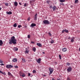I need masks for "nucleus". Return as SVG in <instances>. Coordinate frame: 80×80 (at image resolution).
Instances as JSON below:
<instances>
[{"label": "nucleus", "instance_id": "f257e3e1", "mask_svg": "<svg viewBox=\"0 0 80 80\" xmlns=\"http://www.w3.org/2000/svg\"><path fill=\"white\" fill-rule=\"evenodd\" d=\"M9 44L11 45H15L17 44V40L15 39V38L14 36H13L11 37V39L9 40Z\"/></svg>", "mask_w": 80, "mask_h": 80}, {"label": "nucleus", "instance_id": "f03ea898", "mask_svg": "<svg viewBox=\"0 0 80 80\" xmlns=\"http://www.w3.org/2000/svg\"><path fill=\"white\" fill-rule=\"evenodd\" d=\"M42 23H43L44 24H47V25H48L50 23V22H49L48 20H44L42 21Z\"/></svg>", "mask_w": 80, "mask_h": 80}, {"label": "nucleus", "instance_id": "7ed1b4c3", "mask_svg": "<svg viewBox=\"0 0 80 80\" xmlns=\"http://www.w3.org/2000/svg\"><path fill=\"white\" fill-rule=\"evenodd\" d=\"M72 68L69 67L68 68V69H67V71L68 72H71L72 71Z\"/></svg>", "mask_w": 80, "mask_h": 80}, {"label": "nucleus", "instance_id": "20e7f679", "mask_svg": "<svg viewBox=\"0 0 80 80\" xmlns=\"http://www.w3.org/2000/svg\"><path fill=\"white\" fill-rule=\"evenodd\" d=\"M7 68H13V66L11 65H7L6 66Z\"/></svg>", "mask_w": 80, "mask_h": 80}, {"label": "nucleus", "instance_id": "39448f33", "mask_svg": "<svg viewBox=\"0 0 80 80\" xmlns=\"http://www.w3.org/2000/svg\"><path fill=\"white\" fill-rule=\"evenodd\" d=\"M30 52L29 50V47H28L27 48H26V51H25V53H28V52Z\"/></svg>", "mask_w": 80, "mask_h": 80}, {"label": "nucleus", "instance_id": "423d86ee", "mask_svg": "<svg viewBox=\"0 0 80 80\" xmlns=\"http://www.w3.org/2000/svg\"><path fill=\"white\" fill-rule=\"evenodd\" d=\"M64 32H66V33H68V30H67L66 29L62 30V33H64Z\"/></svg>", "mask_w": 80, "mask_h": 80}, {"label": "nucleus", "instance_id": "0eeeda50", "mask_svg": "<svg viewBox=\"0 0 80 80\" xmlns=\"http://www.w3.org/2000/svg\"><path fill=\"white\" fill-rule=\"evenodd\" d=\"M35 26H36V24L35 23H32L31 24L30 27H35Z\"/></svg>", "mask_w": 80, "mask_h": 80}, {"label": "nucleus", "instance_id": "6e6552de", "mask_svg": "<svg viewBox=\"0 0 80 80\" xmlns=\"http://www.w3.org/2000/svg\"><path fill=\"white\" fill-rule=\"evenodd\" d=\"M34 20H37V13L35 14L34 16Z\"/></svg>", "mask_w": 80, "mask_h": 80}, {"label": "nucleus", "instance_id": "1a4fd4ad", "mask_svg": "<svg viewBox=\"0 0 80 80\" xmlns=\"http://www.w3.org/2000/svg\"><path fill=\"white\" fill-rule=\"evenodd\" d=\"M37 62L38 63H40V62H41V58H39L38 60H36Z\"/></svg>", "mask_w": 80, "mask_h": 80}, {"label": "nucleus", "instance_id": "9d476101", "mask_svg": "<svg viewBox=\"0 0 80 80\" xmlns=\"http://www.w3.org/2000/svg\"><path fill=\"white\" fill-rule=\"evenodd\" d=\"M49 70L50 72L52 73V72H53V69L49 68Z\"/></svg>", "mask_w": 80, "mask_h": 80}, {"label": "nucleus", "instance_id": "9b49d317", "mask_svg": "<svg viewBox=\"0 0 80 80\" xmlns=\"http://www.w3.org/2000/svg\"><path fill=\"white\" fill-rule=\"evenodd\" d=\"M6 13L8 15H11V14H12V12L11 11H9V12H7Z\"/></svg>", "mask_w": 80, "mask_h": 80}, {"label": "nucleus", "instance_id": "f8f14e48", "mask_svg": "<svg viewBox=\"0 0 80 80\" xmlns=\"http://www.w3.org/2000/svg\"><path fill=\"white\" fill-rule=\"evenodd\" d=\"M12 61L13 62H17V59L16 58H14L13 59Z\"/></svg>", "mask_w": 80, "mask_h": 80}, {"label": "nucleus", "instance_id": "ddd939ff", "mask_svg": "<svg viewBox=\"0 0 80 80\" xmlns=\"http://www.w3.org/2000/svg\"><path fill=\"white\" fill-rule=\"evenodd\" d=\"M0 73H1L2 74V75H6V73L5 72H3L2 71H0Z\"/></svg>", "mask_w": 80, "mask_h": 80}, {"label": "nucleus", "instance_id": "4468645a", "mask_svg": "<svg viewBox=\"0 0 80 80\" xmlns=\"http://www.w3.org/2000/svg\"><path fill=\"white\" fill-rule=\"evenodd\" d=\"M67 50V49L66 48H64L62 49V51L63 52H66Z\"/></svg>", "mask_w": 80, "mask_h": 80}, {"label": "nucleus", "instance_id": "2eb2a0df", "mask_svg": "<svg viewBox=\"0 0 80 80\" xmlns=\"http://www.w3.org/2000/svg\"><path fill=\"white\" fill-rule=\"evenodd\" d=\"M37 45H38V46L39 47H42V44H40V43H37Z\"/></svg>", "mask_w": 80, "mask_h": 80}, {"label": "nucleus", "instance_id": "dca6fc26", "mask_svg": "<svg viewBox=\"0 0 80 80\" xmlns=\"http://www.w3.org/2000/svg\"><path fill=\"white\" fill-rule=\"evenodd\" d=\"M8 76H13V75H12V74L11 73H10V72H8Z\"/></svg>", "mask_w": 80, "mask_h": 80}, {"label": "nucleus", "instance_id": "f3484780", "mask_svg": "<svg viewBox=\"0 0 80 80\" xmlns=\"http://www.w3.org/2000/svg\"><path fill=\"white\" fill-rule=\"evenodd\" d=\"M3 44V41L2 40H0V46H2Z\"/></svg>", "mask_w": 80, "mask_h": 80}, {"label": "nucleus", "instance_id": "a211bd4d", "mask_svg": "<svg viewBox=\"0 0 80 80\" xmlns=\"http://www.w3.org/2000/svg\"><path fill=\"white\" fill-rule=\"evenodd\" d=\"M20 77H26V75L25 74V73H22V75H20Z\"/></svg>", "mask_w": 80, "mask_h": 80}, {"label": "nucleus", "instance_id": "6ab92c4d", "mask_svg": "<svg viewBox=\"0 0 80 80\" xmlns=\"http://www.w3.org/2000/svg\"><path fill=\"white\" fill-rule=\"evenodd\" d=\"M32 50L33 52H36V48H35V47H33L32 48Z\"/></svg>", "mask_w": 80, "mask_h": 80}, {"label": "nucleus", "instance_id": "aec40b11", "mask_svg": "<svg viewBox=\"0 0 80 80\" xmlns=\"http://www.w3.org/2000/svg\"><path fill=\"white\" fill-rule=\"evenodd\" d=\"M52 9L53 11H55L56 10V6H54L52 8Z\"/></svg>", "mask_w": 80, "mask_h": 80}, {"label": "nucleus", "instance_id": "412c9836", "mask_svg": "<svg viewBox=\"0 0 80 80\" xmlns=\"http://www.w3.org/2000/svg\"><path fill=\"white\" fill-rule=\"evenodd\" d=\"M13 50L14 51H18V48L17 47H15L13 48Z\"/></svg>", "mask_w": 80, "mask_h": 80}, {"label": "nucleus", "instance_id": "4be33fe9", "mask_svg": "<svg viewBox=\"0 0 80 80\" xmlns=\"http://www.w3.org/2000/svg\"><path fill=\"white\" fill-rule=\"evenodd\" d=\"M14 5L15 6H17L18 5V3L17 2H14Z\"/></svg>", "mask_w": 80, "mask_h": 80}, {"label": "nucleus", "instance_id": "5701e85b", "mask_svg": "<svg viewBox=\"0 0 80 80\" xmlns=\"http://www.w3.org/2000/svg\"><path fill=\"white\" fill-rule=\"evenodd\" d=\"M13 26L14 27H17V23H15L14 24Z\"/></svg>", "mask_w": 80, "mask_h": 80}, {"label": "nucleus", "instance_id": "b1692460", "mask_svg": "<svg viewBox=\"0 0 80 80\" xmlns=\"http://www.w3.org/2000/svg\"><path fill=\"white\" fill-rule=\"evenodd\" d=\"M60 2L63 3V2H65V0H60Z\"/></svg>", "mask_w": 80, "mask_h": 80}, {"label": "nucleus", "instance_id": "393cba45", "mask_svg": "<svg viewBox=\"0 0 80 80\" xmlns=\"http://www.w3.org/2000/svg\"><path fill=\"white\" fill-rule=\"evenodd\" d=\"M78 0H76L75 1V3H78Z\"/></svg>", "mask_w": 80, "mask_h": 80}, {"label": "nucleus", "instance_id": "a878e982", "mask_svg": "<svg viewBox=\"0 0 80 80\" xmlns=\"http://www.w3.org/2000/svg\"><path fill=\"white\" fill-rule=\"evenodd\" d=\"M23 25H27V23H25V22H23Z\"/></svg>", "mask_w": 80, "mask_h": 80}, {"label": "nucleus", "instance_id": "bb28decb", "mask_svg": "<svg viewBox=\"0 0 80 80\" xmlns=\"http://www.w3.org/2000/svg\"><path fill=\"white\" fill-rule=\"evenodd\" d=\"M71 42H74V40H73V39L72 38L71 40Z\"/></svg>", "mask_w": 80, "mask_h": 80}, {"label": "nucleus", "instance_id": "cd10ccee", "mask_svg": "<svg viewBox=\"0 0 80 80\" xmlns=\"http://www.w3.org/2000/svg\"><path fill=\"white\" fill-rule=\"evenodd\" d=\"M33 2H34V1H30V3H33Z\"/></svg>", "mask_w": 80, "mask_h": 80}, {"label": "nucleus", "instance_id": "c85d7f7f", "mask_svg": "<svg viewBox=\"0 0 80 80\" xmlns=\"http://www.w3.org/2000/svg\"><path fill=\"white\" fill-rule=\"evenodd\" d=\"M28 75L29 77H30V76H31V74L30 73H28Z\"/></svg>", "mask_w": 80, "mask_h": 80}, {"label": "nucleus", "instance_id": "c756f323", "mask_svg": "<svg viewBox=\"0 0 80 80\" xmlns=\"http://www.w3.org/2000/svg\"><path fill=\"white\" fill-rule=\"evenodd\" d=\"M66 64H67V65H68V66H69L70 65V63L69 62H67L66 63Z\"/></svg>", "mask_w": 80, "mask_h": 80}, {"label": "nucleus", "instance_id": "7c9ffc66", "mask_svg": "<svg viewBox=\"0 0 80 80\" xmlns=\"http://www.w3.org/2000/svg\"><path fill=\"white\" fill-rule=\"evenodd\" d=\"M19 74H20V75H22V74H23V73H22V72H19Z\"/></svg>", "mask_w": 80, "mask_h": 80}, {"label": "nucleus", "instance_id": "2f4dec72", "mask_svg": "<svg viewBox=\"0 0 80 80\" xmlns=\"http://www.w3.org/2000/svg\"><path fill=\"white\" fill-rule=\"evenodd\" d=\"M59 58L60 60H61L62 59V58H61V55H59Z\"/></svg>", "mask_w": 80, "mask_h": 80}, {"label": "nucleus", "instance_id": "473e14b6", "mask_svg": "<svg viewBox=\"0 0 80 80\" xmlns=\"http://www.w3.org/2000/svg\"><path fill=\"white\" fill-rule=\"evenodd\" d=\"M32 72L33 73H35L37 72L35 70H33L32 71Z\"/></svg>", "mask_w": 80, "mask_h": 80}, {"label": "nucleus", "instance_id": "72a5a7b5", "mask_svg": "<svg viewBox=\"0 0 80 80\" xmlns=\"http://www.w3.org/2000/svg\"><path fill=\"white\" fill-rule=\"evenodd\" d=\"M5 5L6 6H8V3H5Z\"/></svg>", "mask_w": 80, "mask_h": 80}, {"label": "nucleus", "instance_id": "f704fd0d", "mask_svg": "<svg viewBox=\"0 0 80 80\" xmlns=\"http://www.w3.org/2000/svg\"><path fill=\"white\" fill-rule=\"evenodd\" d=\"M28 38H30V35H28Z\"/></svg>", "mask_w": 80, "mask_h": 80}, {"label": "nucleus", "instance_id": "c9c22d12", "mask_svg": "<svg viewBox=\"0 0 80 80\" xmlns=\"http://www.w3.org/2000/svg\"><path fill=\"white\" fill-rule=\"evenodd\" d=\"M54 43V41L53 40H52L51 42V43Z\"/></svg>", "mask_w": 80, "mask_h": 80}, {"label": "nucleus", "instance_id": "e433bc0d", "mask_svg": "<svg viewBox=\"0 0 80 80\" xmlns=\"http://www.w3.org/2000/svg\"><path fill=\"white\" fill-rule=\"evenodd\" d=\"M28 21H29L30 20V17H28Z\"/></svg>", "mask_w": 80, "mask_h": 80}, {"label": "nucleus", "instance_id": "4c0bfd02", "mask_svg": "<svg viewBox=\"0 0 80 80\" xmlns=\"http://www.w3.org/2000/svg\"><path fill=\"white\" fill-rule=\"evenodd\" d=\"M25 59L24 58H23V59H22V61H23V62H25Z\"/></svg>", "mask_w": 80, "mask_h": 80}, {"label": "nucleus", "instance_id": "58836bf2", "mask_svg": "<svg viewBox=\"0 0 80 80\" xmlns=\"http://www.w3.org/2000/svg\"><path fill=\"white\" fill-rule=\"evenodd\" d=\"M0 63H3V61H2L1 59L0 60Z\"/></svg>", "mask_w": 80, "mask_h": 80}, {"label": "nucleus", "instance_id": "ea45409f", "mask_svg": "<svg viewBox=\"0 0 80 80\" xmlns=\"http://www.w3.org/2000/svg\"><path fill=\"white\" fill-rule=\"evenodd\" d=\"M48 34L49 35V36H52V34H51V33H50V32H49Z\"/></svg>", "mask_w": 80, "mask_h": 80}, {"label": "nucleus", "instance_id": "a19ab883", "mask_svg": "<svg viewBox=\"0 0 80 80\" xmlns=\"http://www.w3.org/2000/svg\"><path fill=\"white\" fill-rule=\"evenodd\" d=\"M0 65H1V66H2V65L4 66L5 65V64H4L3 63H2L0 64Z\"/></svg>", "mask_w": 80, "mask_h": 80}, {"label": "nucleus", "instance_id": "79ce46f5", "mask_svg": "<svg viewBox=\"0 0 80 80\" xmlns=\"http://www.w3.org/2000/svg\"><path fill=\"white\" fill-rule=\"evenodd\" d=\"M21 26V25H19L18 26V28H20V27H21V26Z\"/></svg>", "mask_w": 80, "mask_h": 80}, {"label": "nucleus", "instance_id": "37998d69", "mask_svg": "<svg viewBox=\"0 0 80 80\" xmlns=\"http://www.w3.org/2000/svg\"><path fill=\"white\" fill-rule=\"evenodd\" d=\"M14 67L16 68H18V66H15Z\"/></svg>", "mask_w": 80, "mask_h": 80}, {"label": "nucleus", "instance_id": "c03bdc74", "mask_svg": "<svg viewBox=\"0 0 80 80\" xmlns=\"http://www.w3.org/2000/svg\"><path fill=\"white\" fill-rule=\"evenodd\" d=\"M47 3H50V1H47Z\"/></svg>", "mask_w": 80, "mask_h": 80}, {"label": "nucleus", "instance_id": "a18cd8bd", "mask_svg": "<svg viewBox=\"0 0 80 80\" xmlns=\"http://www.w3.org/2000/svg\"><path fill=\"white\" fill-rule=\"evenodd\" d=\"M31 43H33V44L35 43V42H33V41H32V42H31Z\"/></svg>", "mask_w": 80, "mask_h": 80}, {"label": "nucleus", "instance_id": "49530a36", "mask_svg": "<svg viewBox=\"0 0 80 80\" xmlns=\"http://www.w3.org/2000/svg\"><path fill=\"white\" fill-rule=\"evenodd\" d=\"M27 25H25L24 26V28H27V26H26Z\"/></svg>", "mask_w": 80, "mask_h": 80}, {"label": "nucleus", "instance_id": "de8ad7c7", "mask_svg": "<svg viewBox=\"0 0 80 80\" xmlns=\"http://www.w3.org/2000/svg\"><path fill=\"white\" fill-rule=\"evenodd\" d=\"M52 72H50L49 75V76L50 75H51V74H52Z\"/></svg>", "mask_w": 80, "mask_h": 80}, {"label": "nucleus", "instance_id": "09e8293b", "mask_svg": "<svg viewBox=\"0 0 80 80\" xmlns=\"http://www.w3.org/2000/svg\"><path fill=\"white\" fill-rule=\"evenodd\" d=\"M26 5H27V4H26V3H25L24 4V7H26Z\"/></svg>", "mask_w": 80, "mask_h": 80}, {"label": "nucleus", "instance_id": "8fccbe9b", "mask_svg": "<svg viewBox=\"0 0 80 80\" xmlns=\"http://www.w3.org/2000/svg\"><path fill=\"white\" fill-rule=\"evenodd\" d=\"M70 38H71L70 37H68V39H70Z\"/></svg>", "mask_w": 80, "mask_h": 80}, {"label": "nucleus", "instance_id": "3c124183", "mask_svg": "<svg viewBox=\"0 0 80 80\" xmlns=\"http://www.w3.org/2000/svg\"><path fill=\"white\" fill-rule=\"evenodd\" d=\"M50 8H53L52 7V6H50Z\"/></svg>", "mask_w": 80, "mask_h": 80}, {"label": "nucleus", "instance_id": "603ef678", "mask_svg": "<svg viewBox=\"0 0 80 80\" xmlns=\"http://www.w3.org/2000/svg\"><path fill=\"white\" fill-rule=\"evenodd\" d=\"M19 5H22V3H20V2H19Z\"/></svg>", "mask_w": 80, "mask_h": 80}, {"label": "nucleus", "instance_id": "864d4df0", "mask_svg": "<svg viewBox=\"0 0 80 80\" xmlns=\"http://www.w3.org/2000/svg\"><path fill=\"white\" fill-rule=\"evenodd\" d=\"M70 7H71V8H72V7H73V6H72V5H71L70 6Z\"/></svg>", "mask_w": 80, "mask_h": 80}, {"label": "nucleus", "instance_id": "5fc2aeb1", "mask_svg": "<svg viewBox=\"0 0 80 80\" xmlns=\"http://www.w3.org/2000/svg\"><path fill=\"white\" fill-rule=\"evenodd\" d=\"M43 54H45V52H42Z\"/></svg>", "mask_w": 80, "mask_h": 80}, {"label": "nucleus", "instance_id": "6e6d98bb", "mask_svg": "<svg viewBox=\"0 0 80 80\" xmlns=\"http://www.w3.org/2000/svg\"><path fill=\"white\" fill-rule=\"evenodd\" d=\"M2 10V8L0 7V10Z\"/></svg>", "mask_w": 80, "mask_h": 80}, {"label": "nucleus", "instance_id": "4d7b16f0", "mask_svg": "<svg viewBox=\"0 0 80 80\" xmlns=\"http://www.w3.org/2000/svg\"><path fill=\"white\" fill-rule=\"evenodd\" d=\"M74 38H75L74 37H73L72 38V39H74Z\"/></svg>", "mask_w": 80, "mask_h": 80}, {"label": "nucleus", "instance_id": "13d9d810", "mask_svg": "<svg viewBox=\"0 0 80 80\" xmlns=\"http://www.w3.org/2000/svg\"><path fill=\"white\" fill-rule=\"evenodd\" d=\"M61 4V5H64L63 4V3H62V4Z\"/></svg>", "mask_w": 80, "mask_h": 80}, {"label": "nucleus", "instance_id": "bf43d9fd", "mask_svg": "<svg viewBox=\"0 0 80 80\" xmlns=\"http://www.w3.org/2000/svg\"><path fill=\"white\" fill-rule=\"evenodd\" d=\"M79 51H80V47L79 49Z\"/></svg>", "mask_w": 80, "mask_h": 80}, {"label": "nucleus", "instance_id": "052dcab7", "mask_svg": "<svg viewBox=\"0 0 80 80\" xmlns=\"http://www.w3.org/2000/svg\"><path fill=\"white\" fill-rule=\"evenodd\" d=\"M31 77H32V75H31Z\"/></svg>", "mask_w": 80, "mask_h": 80}]
</instances>
